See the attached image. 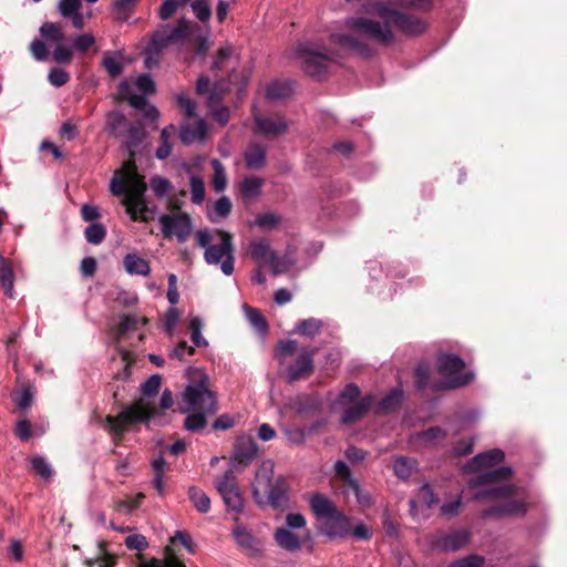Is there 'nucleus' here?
Segmentation results:
<instances>
[{
	"instance_id": "nucleus-54",
	"label": "nucleus",
	"mask_w": 567,
	"mask_h": 567,
	"mask_svg": "<svg viewBox=\"0 0 567 567\" xmlns=\"http://www.w3.org/2000/svg\"><path fill=\"white\" fill-rule=\"evenodd\" d=\"M126 124V120L123 113L113 111L107 115V128L110 133L115 137H121L120 130Z\"/></svg>"
},
{
	"instance_id": "nucleus-11",
	"label": "nucleus",
	"mask_w": 567,
	"mask_h": 567,
	"mask_svg": "<svg viewBox=\"0 0 567 567\" xmlns=\"http://www.w3.org/2000/svg\"><path fill=\"white\" fill-rule=\"evenodd\" d=\"M379 14L408 37H417L427 30V22L414 14L401 12L386 6L377 8Z\"/></svg>"
},
{
	"instance_id": "nucleus-33",
	"label": "nucleus",
	"mask_w": 567,
	"mask_h": 567,
	"mask_svg": "<svg viewBox=\"0 0 567 567\" xmlns=\"http://www.w3.org/2000/svg\"><path fill=\"white\" fill-rule=\"evenodd\" d=\"M323 328V322L317 318H308L297 322L295 327V332L308 337L313 338L318 336Z\"/></svg>"
},
{
	"instance_id": "nucleus-32",
	"label": "nucleus",
	"mask_w": 567,
	"mask_h": 567,
	"mask_svg": "<svg viewBox=\"0 0 567 567\" xmlns=\"http://www.w3.org/2000/svg\"><path fill=\"white\" fill-rule=\"evenodd\" d=\"M14 275L9 261L0 255V285L4 295L9 298L14 297L13 289Z\"/></svg>"
},
{
	"instance_id": "nucleus-58",
	"label": "nucleus",
	"mask_w": 567,
	"mask_h": 567,
	"mask_svg": "<svg viewBox=\"0 0 567 567\" xmlns=\"http://www.w3.org/2000/svg\"><path fill=\"white\" fill-rule=\"evenodd\" d=\"M280 216L274 213H264L256 217L254 224L261 229H272L280 223Z\"/></svg>"
},
{
	"instance_id": "nucleus-42",
	"label": "nucleus",
	"mask_w": 567,
	"mask_h": 567,
	"mask_svg": "<svg viewBox=\"0 0 567 567\" xmlns=\"http://www.w3.org/2000/svg\"><path fill=\"white\" fill-rule=\"evenodd\" d=\"M150 186L157 198L167 197L173 188L172 183L161 175L152 176L150 178Z\"/></svg>"
},
{
	"instance_id": "nucleus-10",
	"label": "nucleus",
	"mask_w": 567,
	"mask_h": 567,
	"mask_svg": "<svg viewBox=\"0 0 567 567\" xmlns=\"http://www.w3.org/2000/svg\"><path fill=\"white\" fill-rule=\"evenodd\" d=\"M220 235V243L214 244L204 252V260L208 265H220V270L224 275L230 276L234 272V245L233 236L227 231H218Z\"/></svg>"
},
{
	"instance_id": "nucleus-27",
	"label": "nucleus",
	"mask_w": 567,
	"mask_h": 567,
	"mask_svg": "<svg viewBox=\"0 0 567 567\" xmlns=\"http://www.w3.org/2000/svg\"><path fill=\"white\" fill-rule=\"evenodd\" d=\"M446 437V432L440 426H432L415 434L414 440L423 447H435Z\"/></svg>"
},
{
	"instance_id": "nucleus-62",
	"label": "nucleus",
	"mask_w": 567,
	"mask_h": 567,
	"mask_svg": "<svg viewBox=\"0 0 567 567\" xmlns=\"http://www.w3.org/2000/svg\"><path fill=\"white\" fill-rule=\"evenodd\" d=\"M233 55V49L231 47H223L218 50L213 63L212 69L214 71H220L225 68L226 63Z\"/></svg>"
},
{
	"instance_id": "nucleus-52",
	"label": "nucleus",
	"mask_w": 567,
	"mask_h": 567,
	"mask_svg": "<svg viewBox=\"0 0 567 567\" xmlns=\"http://www.w3.org/2000/svg\"><path fill=\"white\" fill-rule=\"evenodd\" d=\"M94 44H95V37L92 33H81L73 38L72 49H73V52L83 54Z\"/></svg>"
},
{
	"instance_id": "nucleus-64",
	"label": "nucleus",
	"mask_w": 567,
	"mask_h": 567,
	"mask_svg": "<svg viewBox=\"0 0 567 567\" xmlns=\"http://www.w3.org/2000/svg\"><path fill=\"white\" fill-rule=\"evenodd\" d=\"M137 567H186V566L178 559L171 557V558L166 559L165 561H162L157 558H152L150 560H143L138 564Z\"/></svg>"
},
{
	"instance_id": "nucleus-3",
	"label": "nucleus",
	"mask_w": 567,
	"mask_h": 567,
	"mask_svg": "<svg viewBox=\"0 0 567 567\" xmlns=\"http://www.w3.org/2000/svg\"><path fill=\"white\" fill-rule=\"evenodd\" d=\"M289 487L284 475H275V464L271 460L261 462L251 483V494L260 507L269 506L282 511L288 506Z\"/></svg>"
},
{
	"instance_id": "nucleus-13",
	"label": "nucleus",
	"mask_w": 567,
	"mask_h": 567,
	"mask_svg": "<svg viewBox=\"0 0 567 567\" xmlns=\"http://www.w3.org/2000/svg\"><path fill=\"white\" fill-rule=\"evenodd\" d=\"M231 536L237 547L243 550L248 557L260 559L265 554V543L261 538L257 537L251 529L245 525H237L231 530Z\"/></svg>"
},
{
	"instance_id": "nucleus-23",
	"label": "nucleus",
	"mask_w": 567,
	"mask_h": 567,
	"mask_svg": "<svg viewBox=\"0 0 567 567\" xmlns=\"http://www.w3.org/2000/svg\"><path fill=\"white\" fill-rule=\"evenodd\" d=\"M145 138V130L142 123H131L127 125L126 134L123 138V147L128 152L130 156L133 157L135 148Z\"/></svg>"
},
{
	"instance_id": "nucleus-9",
	"label": "nucleus",
	"mask_w": 567,
	"mask_h": 567,
	"mask_svg": "<svg viewBox=\"0 0 567 567\" xmlns=\"http://www.w3.org/2000/svg\"><path fill=\"white\" fill-rule=\"evenodd\" d=\"M157 220L163 237L166 239L176 238L179 244L186 243L194 230L193 219L185 212L177 210L171 214H162Z\"/></svg>"
},
{
	"instance_id": "nucleus-8",
	"label": "nucleus",
	"mask_w": 567,
	"mask_h": 567,
	"mask_svg": "<svg viewBox=\"0 0 567 567\" xmlns=\"http://www.w3.org/2000/svg\"><path fill=\"white\" fill-rule=\"evenodd\" d=\"M183 413L190 411L216 413L217 401L214 392H212L204 380L186 386L183 394Z\"/></svg>"
},
{
	"instance_id": "nucleus-18",
	"label": "nucleus",
	"mask_w": 567,
	"mask_h": 567,
	"mask_svg": "<svg viewBox=\"0 0 567 567\" xmlns=\"http://www.w3.org/2000/svg\"><path fill=\"white\" fill-rule=\"evenodd\" d=\"M123 171L126 175V193L134 195H145L147 189L144 177L138 173L134 159L123 164Z\"/></svg>"
},
{
	"instance_id": "nucleus-22",
	"label": "nucleus",
	"mask_w": 567,
	"mask_h": 567,
	"mask_svg": "<svg viewBox=\"0 0 567 567\" xmlns=\"http://www.w3.org/2000/svg\"><path fill=\"white\" fill-rule=\"evenodd\" d=\"M248 252L254 262L257 264L259 268H264L267 266V261L275 251L271 249L268 239L258 238L249 244Z\"/></svg>"
},
{
	"instance_id": "nucleus-59",
	"label": "nucleus",
	"mask_w": 567,
	"mask_h": 567,
	"mask_svg": "<svg viewBox=\"0 0 567 567\" xmlns=\"http://www.w3.org/2000/svg\"><path fill=\"white\" fill-rule=\"evenodd\" d=\"M161 384H162L161 375L153 374L144 383H142L141 392L145 396H153L159 391Z\"/></svg>"
},
{
	"instance_id": "nucleus-45",
	"label": "nucleus",
	"mask_w": 567,
	"mask_h": 567,
	"mask_svg": "<svg viewBox=\"0 0 567 567\" xmlns=\"http://www.w3.org/2000/svg\"><path fill=\"white\" fill-rule=\"evenodd\" d=\"M212 167L214 169L213 186L217 193H221L227 186L225 168L219 159H213Z\"/></svg>"
},
{
	"instance_id": "nucleus-57",
	"label": "nucleus",
	"mask_w": 567,
	"mask_h": 567,
	"mask_svg": "<svg viewBox=\"0 0 567 567\" xmlns=\"http://www.w3.org/2000/svg\"><path fill=\"white\" fill-rule=\"evenodd\" d=\"M360 395V389L354 383H349L344 386V389L340 392L338 396V403L340 405H346L348 403H354L357 402V399Z\"/></svg>"
},
{
	"instance_id": "nucleus-26",
	"label": "nucleus",
	"mask_w": 567,
	"mask_h": 567,
	"mask_svg": "<svg viewBox=\"0 0 567 567\" xmlns=\"http://www.w3.org/2000/svg\"><path fill=\"white\" fill-rule=\"evenodd\" d=\"M295 83L290 80H275L266 89V96L271 101L288 99L293 93Z\"/></svg>"
},
{
	"instance_id": "nucleus-7",
	"label": "nucleus",
	"mask_w": 567,
	"mask_h": 567,
	"mask_svg": "<svg viewBox=\"0 0 567 567\" xmlns=\"http://www.w3.org/2000/svg\"><path fill=\"white\" fill-rule=\"evenodd\" d=\"M155 415V406L144 400H138L131 406L122 410L118 415H107L105 419V429L115 436H122L128 425L135 423H146Z\"/></svg>"
},
{
	"instance_id": "nucleus-14",
	"label": "nucleus",
	"mask_w": 567,
	"mask_h": 567,
	"mask_svg": "<svg viewBox=\"0 0 567 567\" xmlns=\"http://www.w3.org/2000/svg\"><path fill=\"white\" fill-rule=\"evenodd\" d=\"M259 446L255 439L248 434H241L236 439L231 462L234 466L246 467L258 456Z\"/></svg>"
},
{
	"instance_id": "nucleus-21",
	"label": "nucleus",
	"mask_w": 567,
	"mask_h": 567,
	"mask_svg": "<svg viewBox=\"0 0 567 567\" xmlns=\"http://www.w3.org/2000/svg\"><path fill=\"white\" fill-rule=\"evenodd\" d=\"M123 204L125 205L126 213L130 215L132 220H147L148 208L145 204L144 195L125 193Z\"/></svg>"
},
{
	"instance_id": "nucleus-47",
	"label": "nucleus",
	"mask_w": 567,
	"mask_h": 567,
	"mask_svg": "<svg viewBox=\"0 0 567 567\" xmlns=\"http://www.w3.org/2000/svg\"><path fill=\"white\" fill-rule=\"evenodd\" d=\"M203 326L199 317H193L189 321L190 340L195 347H208V341L202 334Z\"/></svg>"
},
{
	"instance_id": "nucleus-46",
	"label": "nucleus",
	"mask_w": 567,
	"mask_h": 567,
	"mask_svg": "<svg viewBox=\"0 0 567 567\" xmlns=\"http://www.w3.org/2000/svg\"><path fill=\"white\" fill-rule=\"evenodd\" d=\"M32 470L43 480H50L53 475V468L44 456L37 455L31 458Z\"/></svg>"
},
{
	"instance_id": "nucleus-20",
	"label": "nucleus",
	"mask_w": 567,
	"mask_h": 567,
	"mask_svg": "<svg viewBox=\"0 0 567 567\" xmlns=\"http://www.w3.org/2000/svg\"><path fill=\"white\" fill-rule=\"evenodd\" d=\"M504 457L505 454L502 450L494 449L488 452L475 455L467 462L465 467L468 472L481 471L501 463L504 460Z\"/></svg>"
},
{
	"instance_id": "nucleus-39",
	"label": "nucleus",
	"mask_w": 567,
	"mask_h": 567,
	"mask_svg": "<svg viewBox=\"0 0 567 567\" xmlns=\"http://www.w3.org/2000/svg\"><path fill=\"white\" fill-rule=\"evenodd\" d=\"M192 412L193 413H190L186 416V419L184 421V427L188 432L196 433L206 427V425H207L206 416L209 413L197 412V411H192Z\"/></svg>"
},
{
	"instance_id": "nucleus-48",
	"label": "nucleus",
	"mask_w": 567,
	"mask_h": 567,
	"mask_svg": "<svg viewBox=\"0 0 567 567\" xmlns=\"http://www.w3.org/2000/svg\"><path fill=\"white\" fill-rule=\"evenodd\" d=\"M171 43H172V41L169 39L167 29H166V27H164L163 29L156 30L152 34L151 41H150V48L155 53H161V51Z\"/></svg>"
},
{
	"instance_id": "nucleus-28",
	"label": "nucleus",
	"mask_w": 567,
	"mask_h": 567,
	"mask_svg": "<svg viewBox=\"0 0 567 567\" xmlns=\"http://www.w3.org/2000/svg\"><path fill=\"white\" fill-rule=\"evenodd\" d=\"M125 271L131 276H148L151 272L150 262L136 254H127L123 258Z\"/></svg>"
},
{
	"instance_id": "nucleus-40",
	"label": "nucleus",
	"mask_w": 567,
	"mask_h": 567,
	"mask_svg": "<svg viewBox=\"0 0 567 567\" xmlns=\"http://www.w3.org/2000/svg\"><path fill=\"white\" fill-rule=\"evenodd\" d=\"M244 311L246 313L248 321L255 328V330L259 334L265 336L268 331V324L265 318L259 312V310L248 306H244Z\"/></svg>"
},
{
	"instance_id": "nucleus-60",
	"label": "nucleus",
	"mask_w": 567,
	"mask_h": 567,
	"mask_svg": "<svg viewBox=\"0 0 567 567\" xmlns=\"http://www.w3.org/2000/svg\"><path fill=\"white\" fill-rule=\"evenodd\" d=\"M48 80L54 87H61L70 81V74L64 69L55 68L49 72Z\"/></svg>"
},
{
	"instance_id": "nucleus-25",
	"label": "nucleus",
	"mask_w": 567,
	"mask_h": 567,
	"mask_svg": "<svg viewBox=\"0 0 567 567\" xmlns=\"http://www.w3.org/2000/svg\"><path fill=\"white\" fill-rule=\"evenodd\" d=\"M266 147L258 143H250L244 153L246 166L249 169L258 171L266 164Z\"/></svg>"
},
{
	"instance_id": "nucleus-51",
	"label": "nucleus",
	"mask_w": 567,
	"mask_h": 567,
	"mask_svg": "<svg viewBox=\"0 0 567 567\" xmlns=\"http://www.w3.org/2000/svg\"><path fill=\"white\" fill-rule=\"evenodd\" d=\"M194 16L200 22H207L212 18V7L209 0H194L190 3Z\"/></svg>"
},
{
	"instance_id": "nucleus-36",
	"label": "nucleus",
	"mask_w": 567,
	"mask_h": 567,
	"mask_svg": "<svg viewBox=\"0 0 567 567\" xmlns=\"http://www.w3.org/2000/svg\"><path fill=\"white\" fill-rule=\"evenodd\" d=\"M102 65L111 78L118 76L124 70L120 52H107L102 61Z\"/></svg>"
},
{
	"instance_id": "nucleus-63",
	"label": "nucleus",
	"mask_w": 567,
	"mask_h": 567,
	"mask_svg": "<svg viewBox=\"0 0 567 567\" xmlns=\"http://www.w3.org/2000/svg\"><path fill=\"white\" fill-rule=\"evenodd\" d=\"M462 507V495L458 494L454 499L445 502L441 506V515L445 517H454L460 513V509Z\"/></svg>"
},
{
	"instance_id": "nucleus-30",
	"label": "nucleus",
	"mask_w": 567,
	"mask_h": 567,
	"mask_svg": "<svg viewBox=\"0 0 567 567\" xmlns=\"http://www.w3.org/2000/svg\"><path fill=\"white\" fill-rule=\"evenodd\" d=\"M207 126L203 118L197 120L194 127L183 125L181 128V140L184 144H192L197 140H203L206 136Z\"/></svg>"
},
{
	"instance_id": "nucleus-41",
	"label": "nucleus",
	"mask_w": 567,
	"mask_h": 567,
	"mask_svg": "<svg viewBox=\"0 0 567 567\" xmlns=\"http://www.w3.org/2000/svg\"><path fill=\"white\" fill-rule=\"evenodd\" d=\"M85 240L94 246L103 243L106 237V228L101 223H93L84 230Z\"/></svg>"
},
{
	"instance_id": "nucleus-2",
	"label": "nucleus",
	"mask_w": 567,
	"mask_h": 567,
	"mask_svg": "<svg viewBox=\"0 0 567 567\" xmlns=\"http://www.w3.org/2000/svg\"><path fill=\"white\" fill-rule=\"evenodd\" d=\"M344 25L350 34L337 33L331 35V41L343 51L353 52L364 58L373 55V50L365 42L367 39L380 44L389 45L394 41V35L385 24L363 17L347 18Z\"/></svg>"
},
{
	"instance_id": "nucleus-35",
	"label": "nucleus",
	"mask_w": 567,
	"mask_h": 567,
	"mask_svg": "<svg viewBox=\"0 0 567 567\" xmlns=\"http://www.w3.org/2000/svg\"><path fill=\"white\" fill-rule=\"evenodd\" d=\"M264 179L258 176H247L240 185V193L244 198L251 199L259 196Z\"/></svg>"
},
{
	"instance_id": "nucleus-4",
	"label": "nucleus",
	"mask_w": 567,
	"mask_h": 567,
	"mask_svg": "<svg viewBox=\"0 0 567 567\" xmlns=\"http://www.w3.org/2000/svg\"><path fill=\"white\" fill-rule=\"evenodd\" d=\"M309 506L318 522L322 524V533L329 538H346L351 533L350 518L338 509L336 504L324 494L315 493L309 497Z\"/></svg>"
},
{
	"instance_id": "nucleus-34",
	"label": "nucleus",
	"mask_w": 567,
	"mask_h": 567,
	"mask_svg": "<svg viewBox=\"0 0 567 567\" xmlns=\"http://www.w3.org/2000/svg\"><path fill=\"white\" fill-rule=\"evenodd\" d=\"M140 0H113L111 10L118 21H127Z\"/></svg>"
},
{
	"instance_id": "nucleus-50",
	"label": "nucleus",
	"mask_w": 567,
	"mask_h": 567,
	"mask_svg": "<svg viewBox=\"0 0 567 567\" xmlns=\"http://www.w3.org/2000/svg\"><path fill=\"white\" fill-rule=\"evenodd\" d=\"M430 367L425 362H420L415 368V385L417 390H423L430 386L433 390V384H430Z\"/></svg>"
},
{
	"instance_id": "nucleus-5",
	"label": "nucleus",
	"mask_w": 567,
	"mask_h": 567,
	"mask_svg": "<svg viewBox=\"0 0 567 567\" xmlns=\"http://www.w3.org/2000/svg\"><path fill=\"white\" fill-rule=\"evenodd\" d=\"M295 55L300 60L302 71L317 80L324 79L332 66L339 63L340 54L317 42L299 43Z\"/></svg>"
},
{
	"instance_id": "nucleus-19",
	"label": "nucleus",
	"mask_w": 567,
	"mask_h": 567,
	"mask_svg": "<svg viewBox=\"0 0 567 567\" xmlns=\"http://www.w3.org/2000/svg\"><path fill=\"white\" fill-rule=\"evenodd\" d=\"M373 404L374 398L372 395L363 396L343 410L340 417L341 423L350 424L362 419L372 409Z\"/></svg>"
},
{
	"instance_id": "nucleus-16",
	"label": "nucleus",
	"mask_w": 567,
	"mask_h": 567,
	"mask_svg": "<svg viewBox=\"0 0 567 567\" xmlns=\"http://www.w3.org/2000/svg\"><path fill=\"white\" fill-rule=\"evenodd\" d=\"M255 134L266 137H278L284 135L288 130V122L284 116H262L255 115Z\"/></svg>"
},
{
	"instance_id": "nucleus-53",
	"label": "nucleus",
	"mask_w": 567,
	"mask_h": 567,
	"mask_svg": "<svg viewBox=\"0 0 567 567\" xmlns=\"http://www.w3.org/2000/svg\"><path fill=\"white\" fill-rule=\"evenodd\" d=\"M291 265H292L291 259H288L286 257L281 258L276 254V251L272 254V256L267 261V266L270 267L274 276H278V275L287 271Z\"/></svg>"
},
{
	"instance_id": "nucleus-12",
	"label": "nucleus",
	"mask_w": 567,
	"mask_h": 567,
	"mask_svg": "<svg viewBox=\"0 0 567 567\" xmlns=\"http://www.w3.org/2000/svg\"><path fill=\"white\" fill-rule=\"evenodd\" d=\"M215 487L228 512L240 514L244 511V498L233 468L226 470L221 476L215 478Z\"/></svg>"
},
{
	"instance_id": "nucleus-6",
	"label": "nucleus",
	"mask_w": 567,
	"mask_h": 567,
	"mask_svg": "<svg viewBox=\"0 0 567 567\" xmlns=\"http://www.w3.org/2000/svg\"><path fill=\"white\" fill-rule=\"evenodd\" d=\"M437 371L444 381L441 384H434L433 391L465 386L475 377L473 371H465V362L461 357L451 353H442L437 357Z\"/></svg>"
},
{
	"instance_id": "nucleus-38",
	"label": "nucleus",
	"mask_w": 567,
	"mask_h": 567,
	"mask_svg": "<svg viewBox=\"0 0 567 567\" xmlns=\"http://www.w3.org/2000/svg\"><path fill=\"white\" fill-rule=\"evenodd\" d=\"M188 497L199 513L205 514L209 512L210 498L202 489L196 486H190L188 488Z\"/></svg>"
},
{
	"instance_id": "nucleus-44",
	"label": "nucleus",
	"mask_w": 567,
	"mask_h": 567,
	"mask_svg": "<svg viewBox=\"0 0 567 567\" xmlns=\"http://www.w3.org/2000/svg\"><path fill=\"white\" fill-rule=\"evenodd\" d=\"M172 43L183 41L189 33V21L181 18L174 27L166 25Z\"/></svg>"
},
{
	"instance_id": "nucleus-61",
	"label": "nucleus",
	"mask_w": 567,
	"mask_h": 567,
	"mask_svg": "<svg viewBox=\"0 0 567 567\" xmlns=\"http://www.w3.org/2000/svg\"><path fill=\"white\" fill-rule=\"evenodd\" d=\"M354 494L357 502L363 507H370L372 505V497L363 491L358 481H351V485L348 486Z\"/></svg>"
},
{
	"instance_id": "nucleus-37",
	"label": "nucleus",
	"mask_w": 567,
	"mask_h": 567,
	"mask_svg": "<svg viewBox=\"0 0 567 567\" xmlns=\"http://www.w3.org/2000/svg\"><path fill=\"white\" fill-rule=\"evenodd\" d=\"M39 31L49 43L59 44L65 38L62 27L59 23L45 22L40 27Z\"/></svg>"
},
{
	"instance_id": "nucleus-31",
	"label": "nucleus",
	"mask_w": 567,
	"mask_h": 567,
	"mask_svg": "<svg viewBox=\"0 0 567 567\" xmlns=\"http://www.w3.org/2000/svg\"><path fill=\"white\" fill-rule=\"evenodd\" d=\"M131 87L132 84L127 80H123L118 84L121 95L127 99L130 105L143 111L150 104L146 94L132 93Z\"/></svg>"
},
{
	"instance_id": "nucleus-55",
	"label": "nucleus",
	"mask_w": 567,
	"mask_h": 567,
	"mask_svg": "<svg viewBox=\"0 0 567 567\" xmlns=\"http://www.w3.org/2000/svg\"><path fill=\"white\" fill-rule=\"evenodd\" d=\"M413 461L409 457L401 456L394 460L393 471L399 478H408L412 473Z\"/></svg>"
},
{
	"instance_id": "nucleus-43",
	"label": "nucleus",
	"mask_w": 567,
	"mask_h": 567,
	"mask_svg": "<svg viewBox=\"0 0 567 567\" xmlns=\"http://www.w3.org/2000/svg\"><path fill=\"white\" fill-rule=\"evenodd\" d=\"M190 200L195 205H202L205 200V184L202 177L197 175H190Z\"/></svg>"
},
{
	"instance_id": "nucleus-17",
	"label": "nucleus",
	"mask_w": 567,
	"mask_h": 567,
	"mask_svg": "<svg viewBox=\"0 0 567 567\" xmlns=\"http://www.w3.org/2000/svg\"><path fill=\"white\" fill-rule=\"evenodd\" d=\"M470 540V533L464 529H455L436 536L432 546L441 551H456L464 547Z\"/></svg>"
},
{
	"instance_id": "nucleus-15",
	"label": "nucleus",
	"mask_w": 567,
	"mask_h": 567,
	"mask_svg": "<svg viewBox=\"0 0 567 567\" xmlns=\"http://www.w3.org/2000/svg\"><path fill=\"white\" fill-rule=\"evenodd\" d=\"M317 349H303L299 353L297 361L287 367L286 381L293 383L308 378L313 371V358Z\"/></svg>"
},
{
	"instance_id": "nucleus-1",
	"label": "nucleus",
	"mask_w": 567,
	"mask_h": 567,
	"mask_svg": "<svg viewBox=\"0 0 567 567\" xmlns=\"http://www.w3.org/2000/svg\"><path fill=\"white\" fill-rule=\"evenodd\" d=\"M513 474L509 466L487 471L480 474L468 482V487L473 489V499L483 502L485 499L501 501V504L491 506L482 512L483 518H502L508 516H523L527 512L525 497H517L518 489L511 485L495 486Z\"/></svg>"
},
{
	"instance_id": "nucleus-29",
	"label": "nucleus",
	"mask_w": 567,
	"mask_h": 567,
	"mask_svg": "<svg viewBox=\"0 0 567 567\" xmlns=\"http://www.w3.org/2000/svg\"><path fill=\"white\" fill-rule=\"evenodd\" d=\"M403 399V391L400 388L391 389L375 408V413L386 414L400 409Z\"/></svg>"
},
{
	"instance_id": "nucleus-24",
	"label": "nucleus",
	"mask_w": 567,
	"mask_h": 567,
	"mask_svg": "<svg viewBox=\"0 0 567 567\" xmlns=\"http://www.w3.org/2000/svg\"><path fill=\"white\" fill-rule=\"evenodd\" d=\"M274 538L280 548L289 553L298 551L302 545L301 539L286 527L276 528Z\"/></svg>"
},
{
	"instance_id": "nucleus-56",
	"label": "nucleus",
	"mask_w": 567,
	"mask_h": 567,
	"mask_svg": "<svg viewBox=\"0 0 567 567\" xmlns=\"http://www.w3.org/2000/svg\"><path fill=\"white\" fill-rule=\"evenodd\" d=\"M485 558L481 555L472 554L453 560L447 567H483Z\"/></svg>"
},
{
	"instance_id": "nucleus-49",
	"label": "nucleus",
	"mask_w": 567,
	"mask_h": 567,
	"mask_svg": "<svg viewBox=\"0 0 567 567\" xmlns=\"http://www.w3.org/2000/svg\"><path fill=\"white\" fill-rule=\"evenodd\" d=\"M110 192L113 196H122L126 193V175L123 171V166L121 169L116 171L110 182Z\"/></svg>"
}]
</instances>
